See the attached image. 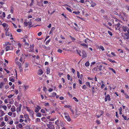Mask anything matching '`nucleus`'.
Segmentation results:
<instances>
[{"instance_id":"nucleus-56","label":"nucleus","mask_w":129,"mask_h":129,"mask_svg":"<svg viewBox=\"0 0 129 129\" xmlns=\"http://www.w3.org/2000/svg\"><path fill=\"white\" fill-rule=\"evenodd\" d=\"M66 9L68 10L70 12H72V10L71 9L69 8H68V7H67Z\"/></svg>"},{"instance_id":"nucleus-57","label":"nucleus","mask_w":129,"mask_h":129,"mask_svg":"<svg viewBox=\"0 0 129 129\" xmlns=\"http://www.w3.org/2000/svg\"><path fill=\"white\" fill-rule=\"evenodd\" d=\"M36 121L38 122H40L41 121L40 119L38 118H37L36 119Z\"/></svg>"},{"instance_id":"nucleus-24","label":"nucleus","mask_w":129,"mask_h":129,"mask_svg":"<svg viewBox=\"0 0 129 129\" xmlns=\"http://www.w3.org/2000/svg\"><path fill=\"white\" fill-rule=\"evenodd\" d=\"M90 63L88 61H87L85 64V65L86 67H88L89 66Z\"/></svg>"},{"instance_id":"nucleus-54","label":"nucleus","mask_w":129,"mask_h":129,"mask_svg":"<svg viewBox=\"0 0 129 129\" xmlns=\"http://www.w3.org/2000/svg\"><path fill=\"white\" fill-rule=\"evenodd\" d=\"M77 17L78 18H79V19H81V20H82L83 21H84L85 19H84L82 18L81 17H80L79 16H77Z\"/></svg>"},{"instance_id":"nucleus-60","label":"nucleus","mask_w":129,"mask_h":129,"mask_svg":"<svg viewBox=\"0 0 129 129\" xmlns=\"http://www.w3.org/2000/svg\"><path fill=\"white\" fill-rule=\"evenodd\" d=\"M16 107H17L18 106V103L17 102H15L14 103Z\"/></svg>"},{"instance_id":"nucleus-3","label":"nucleus","mask_w":129,"mask_h":129,"mask_svg":"<svg viewBox=\"0 0 129 129\" xmlns=\"http://www.w3.org/2000/svg\"><path fill=\"white\" fill-rule=\"evenodd\" d=\"M2 108H3L4 110L6 111L7 109V107L6 105L2 104L0 106V109Z\"/></svg>"},{"instance_id":"nucleus-26","label":"nucleus","mask_w":129,"mask_h":129,"mask_svg":"<svg viewBox=\"0 0 129 129\" xmlns=\"http://www.w3.org/2000/svg\"><path fill=\"white\" fill-rule=\"evenodd\" d=\"M27 39V36H25L23 38V41L24 42H26V40Z\"/></svg>"},{"instance_id":"nucleus-11","label":"nucleus","mask_w":129,"mask_h":129,"mask_svg":"<svg viewBox=\"0 0 129 129\" xmlns=\"http://www.w3.org/2000/svg\"><path fill=\"white\" fill-rule=\"evenodd\" d=\"M124 38V39H129V35L127 33H125Z\"/></svg>"},{"instance_id":"nucleus-40","label":"nucleus","mask_w":129,"mask_h":129,"mask_svg":"<svg viewBox=\"0 0 129 129\" xmlns=\"http://www.w3.org/2000/svg\"><path fill=\"white\" fill-rule=\"evenodd\" d=\"M18 127L20 128H21L23 127L21 123L19 124L18 125Z\"/></svg>"},{"instance_id":"nucleus-38","label":"nucleus","mask_w":129,"mask_h":129,"mask_svg":"<svg viewBox=\"0 0 129 129\" xmlns=\"http://www.w3.org/2000/svg\"><path fill=\"white\" fill-rule=\"evenodd\" d=\"M119 114H122V108L121 107H120V108L119 109Z\"/></svg>"},{"instance_id":"nucleus-25","label":"nucleus","mask_w":129,"mask_h":129,"mask_svg":"<svg viewBox=\"0 0 129 129\" xmlns=\"http://www.w3.org/2000/svg\"><path fill=\"white\" fill-rule=\"evenodd\" d=\"M8 116L7 115H6L5 116V120L6 121H8Z\"/></svg>"},{"instance_id":"nucleus-18","label":"nucleus","mask_w":129,"mask_h":129,"mask_svg":"<svg viewBox=\"0 0 129 129\" xmlns=\"http://www.w3.org/2000/svg\"><path fill=\"white\" fill-rule=\"evenodd\" d=\"M125 26H123L122 27L123 30L124 32H126L127 30L128 29Z\"/></svg>"},{"instance_id":"nucleus-61","label":"nucleus","mask_w":129,"mask_h":129,"mask_svg":"<svg viewBox=\"0 0 129 129\" xmlns=\"http://www.w3.org/2000/svg\"><path fill=\"white\" fill-rule=\"evenodd\" d=\"M52 96L53 97H54L56 95V93L53 92L52 93Z\"/></svg>"},{"instance_id":"nucleus-5","label":"nucleus","mask_w":129,"mask_h":129,"mask_svg":"<svg viewBox=\"0 0 129 129\" xmlns=\"http://www.w3.org/2000/svg\"><path fill=\"white\" fill-rule=\"evenodd\" d=\"M22 107V105L21 104H19V106L17 107L16 108V111L17 113H18L21 110V108Z\"/></svg>"},{"instance_id":"nucleus-9","label":"nucleus","mask_w":129,"mask_h":129,"mask_svg":"<svg viewBox=\"0 0 129 129\" xmlns=\"http://www.w3.org/2000/svg\"><path fill=\"white\" fill-rule=\"evenodd\" d=\"M5 114L4 111L1 110H0V117L3 116Z\"/></svg>"},{"instance_id":"nucleus-46","label":"nucleus","mask_w":129,"mask_h":129,"mask_svg":"<svg viewBox=\"0 0 129 129\" xmlns=\"http://www.w3.org/2000/svg\"><path fill=\"white\" fill-rule=\"evenodd\" d=\"M24 25L25 26H27L28 25V22H24Z\"/></svg>"},{"instance_id":"nucleus-19","label":"nucleus","mask_w":129,"mask_h":129,"mask_svg":"<svg viewBox=\"0 0 129 129\" xmlns=\"http://www.w3.org/2000/svg\"><path fill=\"white\" fill-rule=\"evenodd\" d=\"M98 69L100 71H101L102 70L103 66L102 65H100L97 67Z\"/></svg>"},{"instance_id":"nucleus-30","label":"nucleus","mask_w":129,"mask_h":129,"mask_svg":"<svg viewBox=\"0 0 129 129\" xmlns=\"http://www.w3.org/2000/svg\"><path fill=\"white\" fill-rule=\"evenodd\" d=\"M64 115V116H67L69 115V114L68 113V112H64L63 113Z\"/></svg>"},{"instance_id":"nucleus-58","label":"nucleus","mask_w":129,"mask_h":129,"mask_svg":"<svg viewBox=\"0 0 129 129\" xmlns=\"http://www.w3.org/2000/svg\"><path fill=\"white\" fill-rule=\"evenodd\" d=\"M109 60L110 61V62L112 63H115V61L114 60H112V59H109Z\"/></svg>"},{"instance_id":"nucleus-21","label":"nucleus","mask_w":129,"mask_h":129,"mask_svg":"<svg viewBox=\"0 0 129 129\" xmlns=\"http://www.w3.org/2000/svg\"><path fill=\"white\" fill-rule=\"evenodd\" d=\"M55 124L58 126H59V121L58 119L55 122Z\"/></svg>"},{"instance_id":"nucleus-8","label":"nucleus","mask_w":129,"mask_h":129,"mask_svg":"<svg viewBox=\"0 0 129 129\" xmlns=\"http://www.w3.org/2000/svg\"><path fill=\"white\" fill-rule=\"evenodd\" d=\"M41 109V108L40 106H37V107L36 108L35 111V112L36 113H37Z\"/></svg>"},{"instance_id":"nucleus-62","label":"nucleus","mask_w":129,"mask_h":129,"mask_svg":"<svg viewBox=\"0 0 129 129\" xmlns=\"http://www.w3.org/2000/svg\"><path fill=\"white\" fill-rule=\"evenodd\" d=\"M57 51L58 53H61L62 52V51L61 50L59 49L57 50Z\"/></svg>"},{"instance_id":"nucleus-29","label":"nucleus","mask_w":129,"mask_h":129,"mask_svg":"<svg viewBox=\"0 0 129 129\" xmlns=\"http://www.w3.org/2000/svg\"><path fill=\"white\" fill-rule=\"evenodd\" d=\"M37 116L39 117H41L42 116L41 114L40 113H38L37 114Z\"/></svg>"},{"instance_id":"nucleus-6","label":"nucleus","mask_w":129,"mask_h":129,"mask_svg":"<svg viewBox=\"0 0 129 129\" xmlns=\"http://www.w3.org/2000/svg\"><path fill=\"white\" fill-rule=\"evenodd\" d=\"M11 110L12 112H14L15 111L16 109L14 105L12 106V107L11 108Z\"/></svg>"},{"instance_id":"nucleus-17","label":"nucleus","mask_w":129,"mask_h":129,"mask_svg":"<svg viewBox=\"0 0 129 129\" xmlns=\"http://www.w3.org/2000/svg\"><path fill=\"white\" fill-rule=\"evenodd\" d=\"M24 117L25 118L28 120L29 122L30 121V119L29 118V116L27 114H25L24 115Z\"/></svg>"},{"instance_id":"nucleus-52","label":"nucleus","mask_w":129,"mask_h":129,"mask_svg":"<svg viewBox=\"0 0 129 129\" xmlns=\"http://www.w3.org/2000/svg\"><path fill=\"white\" fill-rule=\"evenodd\" d=\"M34 0H31V3L30 4V6H32L33 5V4H34Z\"/></svg>"},{"instance_id":"nucleus-50","label":"nucleus","mask_w":129,"mask_h":129,"mask_svg":"<svg viewBox=\"0 0 129 129\" xmlns=\"http://www.w3.org/2000/svg\"><path fill=\"white\" fill-rule=\"evenodd\" d=\"M73 99L74 100V101H75L76 102H78L79 101L75 97H74L73 98Z\"/></svg>"},{"instance_id":"nucleus-14","label":"nucleus","mask_w":129,"mask_h":129,"mask_svg":"<svg viewBox=\"0 0 129 129\" xmlns=\"http://www.w3.org/2000/svg\"><path fill=\"white\" fill-rule=\"evenodd\" d=\"M29 113L30 116L32 117H33V115L34 114V112L32 110H31L29 112Z\"/></svg>"},{"instance_id":"nucleus-55","label":"nucleus","mask_w":129,"mask_h":129,"mask_svg":"<svg viewBox=\"0 0 129 129\" xmlns=\"http://www.w3.org/2000/svg\"><path fill=\"white\" fill-rule=\"evenodd\" d=\"M23 87H24L25 88V89L26 90V89H27L29 88V86L28 85H24V86Z\"/></svg>"},{"instance_id":"nucleus-45","label":"nucleus","mask_w":129,"mask_h":129,"mask_svg":"<svg viewBox=\"0 0 129 129\" xmlns=\"http://www.w3.org/2000/svg\"><path fill=\"white\" fill-rule=\"evenodd\" d=\"M122 116L123 117L124 119L125 120H128L129 119V118L127 119V117L126 116H124L123 115H122Z\"/></svg>"},{"instance_id":"nucleus-33","label":"nucleus","mask_w":129,"mask_h":129,"mask_svg":"<svg viewBox=\"0 0 129 129\" xmlns=\"http://www.w3.org/2000/svg\"><path fill=\"white\" fill-rule=\"evenodd\" d=\"M9 80L10 81L12 82H14L15 81L14 79L13 78H11V77L9 78Z\"/></svg>"},{"instance_id":"nucleus-36","label":"nucleus","mask_w":129,"mask_h":129,"mask_svg":"<svg viewBox=\"0 0 129 129\" xmlns=\"http://www.w3.org/2000/svg\"><path fill=\"white\" fill-rule=\"evenodd\" d=\"M8 45H11V44L9 42H5V44H3L4 46H7Z\"/></svg>"},{"instance_id":"nucleus-12","label":"nucleus","mask_w":129,"mask_h":129,"mask_svg":"<svg viewBox=\"0 0 129 129\" xmlns=\"http://www.w3.org/2000/svg\"><path fill=\"white\" fill-rule=\"evenodd\" d=\"M64 118L68 121L70 122V121L71 119L70 118L69 115L67 116H64Z\"/></svg>"},{"instance_id":"nucleus-42","label":"nucleus","mask_w":129,"mask_h":129,"mask_svg":"<svg viewBox=\"0 0 129 129\" xmlns=\"http://www.w3.org/2000/svg\"><path fill=\"white\" fill-rule=\"evenodd\" d=\"M2 25L4 27H5L7 26L8 24L6 23H4L2 24Z\"/></svg>"},{"instance_id":"nucleus-31","label":"nucleus","mask_w":129,"mask_h":129,"mask_svg":"<svg viewBox=\"0 0 129 129\" xmlns=\"http://www.w3.org/2000/svg\"><path fill=\"white\" fill-rule=\"evenodd\" d=\"M5 124V123L4 122L2 121L1 122V123L0 124V126L2 127L4 126Z\"/></svg>"},{"instance_id":"nucleus-48","label":"nucleus","mask_w":129,"mask_h":129,"mask_svg":"<svg viewBox=\"0 0 129 129\" xmlns=\"http://www.w3.org/2000/svg\"><path fill=\"white\" fill-rule=\"evenodd\" d=\"M42 120L44 122H45L46 121V118L45 117H43L41 118Z\"/></svg>"},{"instance_id":"nucleus-64","label":"nucleus","mask_w":129,"mask_h":129,"mask_svg":"<svg viewBox=\"0 0 129 129\" xmlns=\"http://www.w3.org/2000/svg\"><path fill=\"white\" fill-rule=\"evenodd\" d=\"M25 129H30V128L29 126L27 125L25 127Z\"/></svg>"},{"instance_id":"nucleus-23","label":"nucleus","mask_w":129,"mask_h":129,"mask_svg":"<svg viewBox=\"0 0 129 129\" xmlns=\"http://www.w3.org/2000/svg\"><path fill=\"white\" fill-rule=\"evenodd\" d=\"M46 70L47 74H49L50 73V69L48 68H47Z\"/></svg>"},{"instance_id":"nucleus-35","label":"nucleus","mask_w":129,"mask_h":129,"mask_svg":"<svg viewBox=\"0 0 129 129\" xmlns=\"http://www.w3.org/2000/svg\"><path fill=\"white\" fill-rule=\"evenodd\" d=\"M28 25L29 26V27H31V25L32 24V22L31 21H29L28 22Z\"/></svg>"},{"instance_id":"nucleus-10","label":"nucleus","mask_w":129,"mask_h":129,"mask_svg":"<svg viewBox=\"0 0 129 129\" xmlns=\"http://www.w3.org/2000/svg\"><path fill=\"white\" fill-rule=\"evenodd\" d=\"M43 73V72L41 69H40L38 70V75L40 76Z\"/></svg>"},{"instance_id":"nucleus-4","label":"nucleus","mask_w":129,"mask_h":129,"mask_svg":"<svg viewBox=\"0 0 129 129\" xmlns=\"http://www.w3.org/2000/svg\"><path fill=\"white\" fill-rule=\"evenodd\" d=\"M105 100V101L106 102H107L108 100L109 101L110 100V98L109 94H107V96H106Z\"/></svg>"},{"instance_id":"nucleus-37","label":"nucleus","mask_w":129,"mask_h":129,"mask_svg":"<svg viewBox=\"0 0 129 129\" xmlns=\"http://www.w3.org/2000/svg\"><path fill=\"white\" fill-rule=\"evenodd\" d=\"M87 88V87L86 85H84L82 87V88L84 89H86Z\"/></svg>"},{"instance_id":"nucleus-47","label":"nucleus","mask_w":129,"mask_h":129,"mask_svg":"<svg viewBox=\"0 0 129 129\" xmlns=\"http://www.w3.org/2000/svg\"><path fill=\"white\" fill-rule=\"evenodd\" d=\"M6 14L4 12H3L2 13V15L1 16V17H3V18H5V17Z\"/></svg>"},{"instance_id":"nucleus-32","label":"nucleus","mask_w":129,"mask_h":129,"mask_svg":"<svg viewBox=\"0 0 129 129\" xmlns=\"http://www.w3.org/2000/svg\"><path fill=\"white\" fill-rule=\"evenodd\" d=\"M99 48L101 49L103 51H104L105 50L104 48L102 46H100L99 47Z\"/></svg>"},{"instance_id":"nucleus-63","label":"nucleus","mask_w":129,"mask_h":129,"mask_svg":"<svg viewBox=\"0 0 129 129\" xmlns=\"http://www.w3.org/2000/svg\"><path fill=\"white\" fill-rule=\"evenodd\" d=\"M43 90L44 91H46L47 90V89L45 87H44Z\"/></svg>"},{"instance_id":"nucleus-44","label":"nucleus","mask_w":129,"mask_h":129,"mask_svg":"<svg viewBox=\"0 0 129 129\" xmlns=\"http://www.w3.org/2000/svg\"><path fill=\"white\" fill-rule=\"evenodd\" d=\"M5 35L6 36H10V33L7 31L6 32Z\"/></svg>"},{"instance_id":"nucleus-49","label":"nucleus","mask_w":129,"mask_h":129,"mask_svg":"<svg viewBox=\"0 0 129 129\" xmlns=\"http://www.w3.org/2000/svg\"><path fill=\"white\" fill-rule=\"evenodd\" d=\"M67 78L68 80H70V79H71L72 78L70 76L69 74H68L67 75Z\"/></svg>"},{"instance_id":"nucleus-13","label":"nucleus","mask_w":129,"mask_h":129,"mask_svg":"<svg viewBox=\"0 0 129 129\" xmlns=\"http://www.w3.org/2000/svg\"><path fill=\"white\" fill-rule=\"evenodd\" d=\"M81 45L84 46V47L85 48H87L88 47V45L84 43H82Z\"/></svg>"},{"instance_id":"nucleus-28","label":"nucleus","mask_w":129,"mask_h":129,"mask_svg":"<svg viewBox=\"0 0 129 129\" xmlns=\"http://www.w3.org/2000/svg\"><path fill=\"white\" fill-rule=\"evenodd\" d=\"M22 66L18 67V68L20 72H22L23 71V69L21 67Z\"/></svg>"},{"instance_id":"nucleus-27","label":"nucleus","mask_w":129,"mask_h":129,"mask_svg":"<svg viewBox=\"0 0 129 129\" xmlns=\"http://www.w3.org/2000/svg\"><path fill=\"white\" fill-rule=\"evenodd\" d=\"M14 8L13 7H11V8L10 12L11 13L13 14V12Z\"/></svg>"},{"instance_id":"nucleus-59","label":"nucleus","mask_w":129,"mask_h":129,"mask_svg":"<svg viewBox=\"0 0 129 129\" xmlns=\"http://www.w3.org/2000/svg\"><path fill=\"white\" fill-rule=\"evenodd\" d=\"M8 114L9 116H11L12 114V113L11 112H9L8 113Z\"/></svg>"},{"instance_id":"nucleus-39","label":"nucleus","mask_w":129,"mask_h":129,"mask_svg":"<svg viewBox=\"0 0 129 129\" xmlns=\"http://www.w3.org/2000/svg\"><path fill=\"white\" fill-rule=\"evenodd\" d=\"M73 13H75L76 14H78L80 13V12L79 11H74L73 12Z\"/></svg>"},{"instance_id":"nucleus-51","label":"nucleus","mask_w":129,"mask_h":129,"mask_svg":"<svg viewBox=\"0 0 129 129\" xmlns=\"http://www.w3.org/2000/svg\"><path fill=\"white\" fill-rule=\"evenodd\" d=\"M69 37H70L71 38V39L72 40H73V41H75V40H76V39L75 38H74L72 37V36H69Z\"/></svg>"},{"instance_id":"nucleus-43","label":"nucleus","mask_w":129,"mask_h":129,"mask_svg":"<svg viewBox=\"0 0 129 129\" xmlns=\"http://www.w3.org/2000/svg\"><path fill=\"white\" fill-rule=\"evenodd\" d=\"M21 57L23 58L24 59H25L26 58L25 57V54H22L21 55Z\"/></svg>"},{"instance_id":"nucleus-53","label":"nucleus","mask_w":129,"mask_h":129,"mask_svg":"<svg viewBox=\"0 0 129 129\" xmlns=\"http://www.w3.org/2000/svg\"><path fill=\"white\" fill-rule=\"evenodd\" d=\"M13 121L12 119H11L9 122V124L10 125H12L13 123Z\"/></svg>"},{"instance_id":"nucleus-20","label":"nucleus","mask_w":129,"mask_h":129,"mask_svg":"<svg viewBox=\"0 0 129 129\" xmlns=\"http://www.w3.org/2000/svg\"><path fill=\"white\" fill-rule=\"evenodd\" d=\"M86 86H87L88 87H91V85L90 84V83L89 82H86Z\"/></svg>"},{"instance_id":"nucleus-1","label":"nucleus","mask_w":129,"mask_h":129,"mask_svg":"<svg viewBox=\"0 0 129 129\" xmlns=\"http://www.w3.org/2000/svg\"><path fill=\"white\" fill-rule=\"evenodd\" d=\"M5 49L6 51H7L9 50H13L14 49V48L12 46H7L5 48Z\"/></svg>"},{"instance_id":"nucleus-15","label":"nucleus","mask_w":129,"mask_h":129,"mask_svg":"<svg viewBox=\"0 0 129 129\" xmlns=\"http://www.w3.org/2000/svg\"><path fill=\"white\" fill-rule=\"evenodd\" d=\"M5 84V83L3 82H1L0 83V88L2 89L3 88V86Z\"/></svg>"},{"instance_id":"nucleus-41","label":"nucleus","mask_w":129,"mask_h":129,"mask_svg":"<svg viewBox=\"0 0 129 129\" xmlns=\"http://www.w3.org/2000/svg\"><path fill=\"white\" fill-rule=\"evenodd\" d=\"M109 70H110L111 71H112L113 72H114V73H116V72L113 69L110 68H109Z\"/></svg>"},{"instance_id":"nucleus-7","label":"nucleus","mask_w":129,"mask_h":129,"mask_svg":"<svg viewBox=\"0 0 129 129\" xmlns=\"http://www.w3.org/2000/svg\"><path fill=\"white\" fill-rule=\"evenodd\" d=\"M82 57L83 58L86 57L87 56V54L86 52L85 51H83L82 52Z\"/></svg>"},{"instance_id":"nucleus-2","label":"nucleus","mask_w":129,"mask_h":129,"mask_svg":"<svg viewBox=\"0 0 129 129\" xmlns=\"http://www.w3.org/2000/svg\"><path fill=\"white\" fill-rule=\"evenodd\" d=\"M47 126L50 129H55L54 126L53 124H48L47 125Z\"/></svg>"},{"instance_id":"nucleus-16","label":"nucleus","mask_w":129,"mask_h":129,"mask_svg":"<svg viewBox=\"0 0 129 129\" xmlns=\"http://www.w3.org/2000/svg\"><path fill=\"white\" fill-rule=\"evenodd\" d=\"M15 63L18 65V67L20 66H22V64L19 61H15Z\"/></svg>"},{"instance_id":"nucleus-34","label":"nucleus","mask_w":129,"mask_h":129,"mask_svg":"<svg viewBox=\"0 0 129 129\" xmlns=\"http://www.w3.org/2000/svg\"><path fill=\"white\" fill-rule=\"evenodd\" d=\"M64 107L68 108L70 109V108H71V106L70 105H65L64 106Z\"/></svg>"},{"instance_id":"nucleus-22","label":"nucleus","mask_w":129,"mask_h":129,"mask_svg":"<svg viewBox=\"0 0 129 129\" xmlns=\"http://www.w3.org/2000/svg\"><path fill=\"white\" fill-rule=\"evenodd\" d=\"M90 2L91 3V7H94L96 5V3H93L91 0H90Z\"/></svg>"}]
</instances>
